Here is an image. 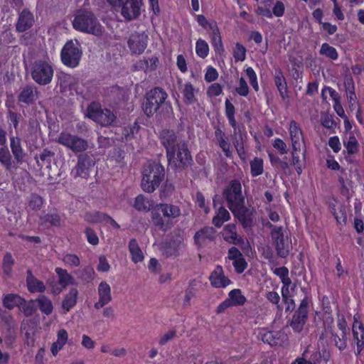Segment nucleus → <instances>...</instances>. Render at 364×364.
<instances>
[{
	"instance_id": "1",
	"label": "nucleus",
	"mask_w": 364,
	"mask_h": 364,
	"mask_svg": "<svg viewBox=\"0 0 364 364\" xmlns=\"http://www.w3.org/2000/svg\"><path fill=\"white\" fill-rule=\"evenodd\" d=\"M161 142L166 150L169 166L174 168L183 167L191 161L186 144L171 130H164L160 134Z\"/></svg>"
},
{
	"instance_id": "2",
	"label": "nucleus",
	"mask_w": 364,
	"mask_h": 364,
	"mask_svg": "<svg viewBox=\"0 0 364 364\" xmlns=\"http://www.w3.org/2000/svg\"><path fill=\"white\" fill-rule=\"evenodd\" d=\"M181 214L178 205L171 203H159L151 211V221L159 229L166 231L173 225V220Z\"/></svg>"
},
{
	"instance_id": "3",
	"label": "nucleus",
	"mask_w": 364,
	"mask_h": 364,
	"mask_svg": "<svg viewBox=\"0 0 364 364\" xmlns=\"http://www.w3.org/2000/svg\"><path fill=\"white\" fill-rule=\"evenodd\" d=\"M164 176L162 166L156 163H149L142 173L141 188L147 193H152L159 186Z\"/></svg>"
},
{
	"instance_id": "4",
	"label": "nucleus",
	"mask_w": 364,
	"mask_h": 364,
	"mask_svg": "<svg viewBox=\"0 0 364 364\" xmlns=\"http://www.w3.org/2000/svg\"><path fill=\"white\" fill-rule=\"evenodd\" d=\"M73 25L75 29L83 33L97 36L102 33V26L95 16L89 11L78 12L73 20Z\"/></svg>"
},
{
	"instance_id": "5",
	"label": "nucleus",
	"mask_w": 364,
	"mask_h": 364,
	"mask_svg": "<svg viewBox=\"0 0 364 364\" xmlns=\"http://www.w3.org/2000/svg\"><path fill=\"white\" fill-rule=\"evenodd\" d=\"M82 55V50L78 41H68L60 52L61 61L64 65L75 68L78 66Z\"/></svg>"
},
{
	"instance_id": "6",
	"label": "nucleus",
	"mask_w": 364,
	"mask_h": 364,
	"mask_svg": "<svg viewBox=\"0 0 364 364\" xmlns=\"http://www.w3.org/2000/svg\"><path fill=\"white\" fill-rule=\"evenodd\" d=\"M267 225L272 229L271 237L277 255L282 258L287 257L292 248L291 240L287 236H284L282 227L274 226L269 222Z\"/></svg>"
},
{
	"instance_id": "7",
	"label": "nucleus",
	"mask_w": 364,
	"mask_h": 364,
	"mask_svg": "<svg viewBox=\"0 0 364 364\" xmlns=\"http://www.w3.org/2000/svg\"><path fill=\"white\" fill-rule=\"evenodd\" d=\"M53 73L51 63L46 60H36L31 70L33 80L41 85L49 84L52 81Z\"/></svg>"
},
{
	"instance_id": "8",
	"label": "nucleus",
	"mask_w": 364,
	"mask_h": 364,
	"mask_svg": "<svg viewBox=\"0 0 364 364\" xmlns=\"http://www.w3.org/2000/svg\"><path fill=\"white\" fill-rule=\"evenodd\" d=\"M86 117L102 126L110 125L116 118L110 110L102 109L100 104L95 102H92L88 105Z\"/></svg>"
},
{
	"instance_id": "9",
	"label": "nucleus",
	"mask_w": 364,
	"mask_h": 364,
	"mask_svg": "<svg viewBox=\"0 0 364 364\" xmlns=\"http://www.w3.org/2000/svg\"><path fill=\"white\" fill-rule=\"evenodd\" d=\"M167 97L166 92L159 87L151 90L146 97L143 104V110L147 116L153 115L165 102Z\"/></svg>"
},
{
	"instance_id": "10",
	"label": "nucleus",
	"mask_w": 364,
	"mask_h": 364,
	"mask_svg": "<svg viewBox=\"0 0 364 364\" xmlns=\"http://www.w3.org/2000/svg\"><path fill=\"white\" fill-rule=\"evenodd\" d=\"M229 210L245 230L252 229L254 219L252 209L245 207V203H240L230 205Z\"/></svg>"
},
{
	"instance_id": "11",
	"label": "nucleus",
	"mask_w": 364,
	"mask_h": 364,
	"mask_svg": "<svg viewBox=\"0 0 364 364\" xmlns=\"http://www.w3.org/2000/svg\"><path fill=\"white\" fill-rule=\"evenodd\" d=\"M56 141L74 152L83 151L87 148V142L85 139L68 132H62L56 139Z\"/></svg>"
},
{
	"instance_id": "12",
	"label": "nucleus",
	"mask_w": 364,
	"mask_h": 364,
	"mask_svg": "<svg viewBox=\"0 0 364 364\" xmlns=\"http://www.w3.org/2000/svg\"><path fill=\"white\" fill-rule=\"evenodd\" d=\"M55 273L58 276V283L51 281H48L47 282L48 286L50 287L51 292L53 294H59L63 289H65L67 287L75 284V279L66 269L56 267Z\"/></svg>"
},
{
	"instance_id": "13",
	"label": "nucleus",
	"mask_w": 364,
	"mask_h": 364,
	"mask_svg": "<svg viewBox=\"0 0 364 364\" xmlns=\"http://www.w3.org/2000/svg\"><path fill=\"white\" fill-rule=\"evenodd\" d=\"M223 200L228 201V187L225 184L222 188V195L216 194L213 198V205L215 208H218V210L213 223L217 228H220L228 220L227 211L223 206Z\"/></svg>"
},
{
	"instance_id": "14",
	"label": "nucleus",
	"mask_w": 364,
	"mask_h": 364,
	"mask_svg": "<svg viewBox=\"0 0 364 364\" xmlns=\"http://www.w3.org/2000/svg\"><path fill=\"white\" fill-rule=\"evenodd\" d=\"M308 308L309 303L307 298H304L301 300L298 309L294 312L292 316L290 326L296 333H300L303 330L307 321Z\"/></svg>"
},
{
	"instance_id": "15",
	"label": "nucleus",
	"mask_w": 364,
	"mask_h": 364,
	"mask_svg": "<svg viewBox=\"0 0 364 364\" xmlns=\"http://www.w3.org/2000/svg\"><path fill=\"white\" fill-rule=\"evenodd\" d=\"M149 36L145 32L132 34L128 41V46L133 54L142 53L147 46Z\"/></svg>"
},
{
	"instance_id": "16",
	"label": "nucleus",
	"mask_w": 364,
	"mask_h": 364,
	"mask_svg": "<svg viewBox=\"0 0 364 364\" xmlns=\"http://www.w3.org/2000/svg\"><path fill=\"white\" fill-rule=\"evenodd\" d=\"M142 0H126L119 7L122 16L127 20L136 18L141 13Z\"/></svg>"
},
{
	"instance_id": "17",
	"label": "nucleus",
	"mask_w": 364,
	"mask_h": 364,
	"mask_svg": "<svg viewBox=\"0 0 364 364\" xmlns=\"http://www.w3.org/2000/svg\"><path fill=\"white\" fill-rule=\"evenodd\" d=\"M98 301L95 304L94 306L96 309H100L109 304L112 299L111 287L106 282L100 283L97 288Z\"/></svg>"
},
{
	"instance_id": "18",
	"label": "nucleus",
	"mask_w": 364,
	"mask_h": 364,
	"mask_svg": "<svg viewBox=\"0 0 364 364\" xmlns=\"http://www.w3.org/2000/svg\"><path fill=\"white\" fill-rule=\"evenodd\" d=\"M240 203H245L241 183L238 180H232L229 183V206Z\"/></svg>"
},
{
	"instance_id": "19",
	"label": "nucleus",
	"mask_w": 364,
	"mask_h": 364,
	"mask_svg": "<svg viewBox=\"0 0 364 364\" xmlns=\"http://www.w3.org/2000/svg\"><path fill=\"white\" fill-rule=\"evenodd\" d=\"M289 133L292 149L301 150V144L304 143L303 133L298 124L294 120L290 122Z\"/></svg>"
},
{
	"instance_id": "20",
	"label": "nucleus",
	"mask_w": 364,
	"mask_h": 364,
	"mask_svg": "<svg viewBox=\"0 0 364 364\" xmlns=\"http://www.w3.org/2000/svg\"><path fill=\"white\" fill-rule=\"evenodd\" d=\"M68 341V333L64 328H60L56 333V341L50 347V351L53 356H56L60 350L66 345Z\"/></svg>"
},
{
	"instance_id": "21",
	"label": "nucleus",
	"mask_w": 364,
	"mask_h": 364,
	"mask_svg": "<svg viewBox=\"0 0 364 364\" xmlns=\"http://www.w3.org/2000/svg\"><path fill=\"white\" fill-rule=\"evenodd\" d=\"M93 165L92 160L87 156H80L76 166L75 173L73 172L74 176L87 178L89 175V169Z\"/></svg>"
},
{
	"instance_id": "22",
	"label": "nucleus",
	"mask_w": 364,
	"mask_h": 364,
	"mask_svg": "<svg viewBox=\"0 0 364 364\" xmlns=\"http://www.w3.org/2000/svg\"><path fill=\"white\" fill-rule=\"evenodd\" d=\"M353 339L356 342L358 354L364 348V327L360 321H354L353 325Z\"/></svg>"
},
{
	"instance_id": "23",
	"label": "nucleus",
	"mask_w": 364,
	"mask_h": 364,
	"mask_svg": "<svg viewBox=\"0 0 364 364\" xmlns=\"http://www.w3.org/2000/svg\"><path fill=\"white\" fill-rule=\"evenodd\" d=\"M215 231L213 228L205 227L198 231L194 236V240L197 245L202 246L207 242L213 239Z\"/></svg>"
},
{
	"instance_id": "24",
	"label": "nucleus",
	"mask_w": 364,
	"mask_h": 364,
	"mask_svg": "<svg viewBox=\"0 0 364 364\" xmlns=\"http://www.w3.org/2000/svg\"><path fill=\"white\" fill-rule=\"evenodd\" d=\"M33 22L32 14L27 10H23L19 15L16 29L20 32L25 31L33 26Z\"/></svg>"
},
{
	"instance_id": "25",
	"label": "nucleus",
	"mask_w": 364,
	"mask_h": 364,
	"mask_svg": "<svg viewBox=\"0 0 364 364\" xmlns=\"http://www.w3.org/2000/svg\"><path fill=\"white\" fill-rule=\"evenodd\" d=\"M211 285L215 288L226 287V279L222 267L218 266L210 275Z\"/></svg>"
},
{
	"instance_id": "26",
	"label": "nucleus",
	"mask_w": 364,
	"mask_h": 364,
	"mask_svg": "<svg viewBox=\"0 0 364 364\" xmlns=\"http://www.w3.org/2000/svg\"><path fill=\"white\" fill-rule=\"evenodd\" d=\"M274 83L279 92L282 98L284 100L289 97L286 79L284 76L282 71L280 69H277L275 71Z\"/></svg>"
},
{
	"instance_id": "27",
	"label": "nucleus",
	"mask_w": 364,
	"mask_h": 364,
	"mask_svg": "<svg viewBox=\"0 0 364 364\" xmlns=\"http://www.w3.org/2000/svg\"><path fill=\"white\" fill-rule=\"evenodd\" d=\"M77 296L78 290L76 288H71L69 292L65 296L62 302V309L64 311V314L68 312L75 306Z\"/></svg>"
},
{
	"instance_id": "28",
	"label": "nucleus",
	"mask_w": 364,
	"mask_h": 364,
	"mask_svg": "<svg viewBox=\"0 0 364 364\" xmlns=\"http://www.w3.org/2000/svg\"><path fill=\"white\" fill-rule=\"evenodd\" d=\"M261 340L271 346L280 345L284 333L281 331H266L260 333Z\"/></svg>"
},
{
	"instance_id": "29",
	"label": "nucleus",
	"mask_w": 364,
	"mask_h": 364,
	"mask_svg": "<svg viewBox=\"0 0 364 364\" xmlns=\"http://www.w3.org/2000/svg\"><path fill=\"white\" fill-rule=\"evenodd\" d=\"M329 208L331 213L335 217L337 223L341 225H344L347 221V214L345 207L341 204H333L331 203Z\"/></svg>"
},
{
	"instance_id": "30",
	"label": "nucleus",
	"mask_w": 364,
	"mask_h": 364,
	"mask_svg": "<svg viewBox=\"0 0 364 364\" xmlns=\"http://www.w3.org/2000/svg\"><path fill=\"white\" fill-rule=\"evenodd\" d=\"M26 283L28 289L30 292L42 293L46 290V286L44 285L43 282L34 277L31 271L28 272Z\"/></svg>"
},
{
	"instance_id": "31",
	"label": "nucleus",
	"mask_w": 364,
	"mask_h": 364,
	"mask_svg": "<svg viewBox=\"0 0 364 364\" xmlns=\"http://www.w3.org/2000/svg\"><path fill=\"white\" fill-rule=\"evenodd\" d=\"M129 251L134 263L142 262L144 259V253L135 239H132L129 242Z\"/></svg>"
},
{
	"instance_id": "32",
	"label": "nucleus",
	"mask_w": 364,
	"mask_h": 364,
	"mask_svg": "<svg viewBox=\"0 0 364 364\" xmlns=\"http://www.w3.org/2000/svg\"><path fill=\"white\" fill-rule=\"evenodd\" d=\"M25 301L18 295L15 294H9L4 296L3 299V305L8 309H13L16 306H21Z\"/></svg>"
},
{
	"instance_id": "33",
	"label": "nucleus",
	"mask_w": 364,
	"mask_h": 364,
	"mask_svg": "<svg viewBox=\"0 0 364 364\" xmlns=\"http://www.w3.org/2000/svg\"><path fill=\"white\" fill-rule=\"evenodd\" d=\"M247 301L246 297L239 289H235L229 291V306H243Z\"/></svg>"
},
{
	"instance_id": "34",
	"label": "nucleus",
	"mask_w": 364,
	"mask_h": 364,
	"mask_svg": "<svg viewBox=\"0 0 364 364\" xmlns=\"http://www.w3.org/2000/svg\"><path fill=\"white\" fill-rule=\"evenodd\" d=\"M40 311L46 316L50 315L53 310L51 300L45 295H41L36 300Z\"/></svg>"
},
{
	"instance_id": "35",
	"label": "nucleus",
	"mask_w": 364,
	"mask_h": 364,
	"mask_svg": "<svg viewBox=\"0 0 364 364\" xmlns=\"http://www.w3.org/2000/svg\"><path fill=\"white\" fill-rule=\"evenodd\" d=\"M38 97V92L36 87L28 86L25 87L20 93L18 99L19 101L28 104Z\"/></svg>"
},
{
	"instance_id": "36",
	"label": "nucleus",
	"mask_w": 364,
	"mask_h": 364,
	"mask_svg": "<svg viewBox=\"0 0 364 364\" xmlns=\"http://www.w3.org/2000/svg\"><path fill=\"white\" fill-rule=\"evenodd\" d=\"M269 158L272 166L277 168H280L286 175L291 173L289 164L287 161H282L279 156L272 153H269Z\"/></svg>"
},
{
	"instance_id": "37",
	"label": "nucleus",
	"mask_w": 364,
	"mask_h": 364,
	"mask_svg": "<svg viewBox=\"0 0 364 364\" xmlns=\"http://www.w3.org/2000/svg\"><path fill=\"white\" fill-rule=\"evenodd\" d=\"M10 146L15 159L17 161H21L24 156V153L21 147L20 139L14 136L11 137Z\"/></svg>"
},
{
	"instance_id": "38",
	"label": "nucleus",
	"mask_w": 364,
	"mask_h": 364,
	"mask_svg": "<svg viewBox=\"0 0 364 364\" xmlns=\"http://www.w3.org/2000/svg\"><path fill=\"white\" fill-rule=\"evenodd\" d=\"M134 208L139 211L147 212L152 209V202L142 195L138 196L134 202Z\"/></svg>"
},
{
	"instance_id": "39",
	"label": "nucleus",
	"mask_w": 364,
	"mask_h": 364,
	"mask_svg": "<svg viewBox=\"0 0 364 364\" xmlns=\"http://www.w3.org/2000/svg\"><path fill=\"white\" fill-rule=\"evenodd\" d=\"M229 243H232L242 248L245 244L244 238L237 234L235 224L229 225Z\"/></svg>"
},
{
	"instance_id": "40",
	"label": "nucleus",
	"mask_w": 364,
	"mask_h": 364,
	"mask_svg": "<svg viewBox=\"0 0 364 364\" xmlns=\"http://www.w3.org/2000/svg\"><path fill=\"white\" fill-rule=\"evenodd\" d=\"M348 333H339L336 332L331 331V336L333 338V341L335 343V346L340 350H343L347 347V341H348Z\"/></svg>"
},
{
	"instance_id": "41",
	"label": "nucleus",
	"mask_w": 364,
	"mask_h": 364,
	"mask_svg": "<svg viewBox=\"0 0 364 364\" xmlns=\"http://www.w3.org/2000/svg\"><path fill=\"white\" fill-rule=\"evenodd\" d=\"M210 36L211 43L215 50L217 53H220L221 51H223V46L222 43L221 36L218 26L215 28V30L213 29L210 31Z\"/></svg>"
},
{
	"instance_id": "42",
	"label": "nucleus",
	"mask_w": 364,
	"mask_h": 364,
	"mask_svg": "<svg viewBox=\"0 0 364 364\" xmlns=\"http://www.w3.org/2000/svg\"><path fill=\"white\" fill-rule=\"evenodd\" d=\"M196 53L201 58H206L209 53L208 43L203 39H198L196 43Z\"/></svg>"
},
{
	"instance_id": "43",
	"label": "nucleus",
	"mask_w": 364,
	"mask_h": 364,
	"mask_svg": "<svg viewBox=\"0 0 364 364\" xmlns=\"http://www.w3.org/2000/svg\"><path fill=\"white\" fill-rule=\"evenodd\" d=\"M320 54L321 55L326 56L331 60H336L338 58V53L335 48L331 46L328 43H324L322 44Z\"/></svg>"
},
{
	"instance_id": "44",
	"label": "nucleus",
	"mask_w": 364,
	"mask_h": 364,
	"mask_svg": "<svg viewBox=\"0 0 364 364\" xmlns=\"http://www.w3.org/2000/svg\"><path fill=\"white\" fill-rule=\"evenodd\" d=\"M198 23L205 30L210 32L218 26L215 21H208L205 16L199 14L195 16Z\"/></svg>"
},
{
	"instance_id": "45",
	"label": "nucleus",
	"mask_w": 364,
	"mask_h": 364,
	"mask_svg": "<svg viewBox=\"0 0 364 364\" xmlns=\"http://www.w3.org/2000/svg\"><path fill=\"white\" fill-rule=\"evenodd\" d=\"M14 264V260L10 253H6L3 259L2 268L4 273L7 277H11L12 274V267Z\"/></svg>"
},
{
	"instance_id": "46",
	"label": "nucleus",
	"mask_w": 364,
	"mask_h": 364,
	"mask_svg": "<svg viewBox=\"0 0 364 364\" xmlns=\"http://www.w3.org/2000/svg\"><path fill=\"white\" fill-rule=\"evenodd\" d=\"M343 144L347 149V152L348 154L351 155L358 152V143L355 136H350L347 141L343 139Z\"/></svg>"
},
{
	"instance_id": "47",
	"label": "nucleus",
	"mask_w": 364,
	"mask_h": 364,
	"mask_svg": "<svg viewBox=\"0 0 364 364\" xmlns=\"http://www.w3.org/2000/svg\"><path fill=\"white\" fill-rule=\"evenodd\" d=\"M251 173L252 176H257L263 173V160L255 157L250 162Z\"/></svg>"
},
{
	"instance_id": "48",
	"label": "nucleus",
	"mask_w": 364,
	"mask_h": 364,
	"mask_svg": "<svg viewBox=\"0 0 364 364\" xmlns=\"http://www.w3.org/2000/svg\"><path fill=\"white\" fill-rule=\"evenodd\" d=\"M59 85L61 88L71 90V85L75 82V78L68 74L60 73L58 75Z\"/></svg>"
},
{
	"instance_id": "49",
	"label": "nucleus",
	"mask_w": 364,
	"mask_h": 364,
	"mask_svg": "<svg viewBox=\"0 0 364 364\" xmlns=\"http://www.w3.org/2000/svg\"><path fill=\"white\" fill-rule=\"evenodd\" d=\"M0 163L4 165L6 169H10L11 166V156L8 149L0 148Z\"/></svg>"
},
{
	"instance_id": "50",
	"label": "nucleus",
	"mask_w": 364,
	"mask_h": 364,
	"mask_svg": "<svg viewBox=\"0 0 364 364\" xmlns=\"http://www.w3.org/2000/svg\"><path fill=\"white\" fill-rule=\"evenodd\" d=\"M215 138L219 146L224 151L225 155L228 156V144L225 141V134L224 132H222V131L220 129H217L215 130Z\"/></svg>"
},
{
	"instance_id": "51",
	"label": "nucleus",
	"mask_w": 364,
	"mask_h": 364,
	"mask_svg": "<svg viewBox=\"0 0 364 364\" xmlns=\"http://www.w3.org/2000/svg\"><path fill=\"white\" fill-rule=\"evenodd\" d=\"M105 217V213L92 211L87 213L85 215V220L89 223H102L103 222V218Z\"/></svg>"
},
{
	"instance_id": "52",
	"label": "nucleus",
	"mask_w": 364,
	"mask_h": 364,
	"mask_svg": "<svg viewBox=\"0 0 364 364\" xmlns=\"http://www.w3.org/2000/svg\"><path fill=\"white\" fill-rule=\"evenodd\" d=\"M232 260L235 271L237 274H242L247 267V263L244 257L233 259Z\"/></svg>"
},
{
	"instance_id": "53",
	"label": "nucleus",
	"mask_w": 364,
	"mask_h": 364,
	"mask_svg": "<svg viewBox=\"0 0 364 364\" xmlns=\"http://www.w3.org/2000/svg\"><path fill=\"white\" fill-rule=\"evenodd\" d=\"M43 223H49L51 225L58 226L60 224V218L58 213H50L41 218Z\"/></svg>"
},
{
	"instance_id": "54",
	"label": "nucleus",
	"mask_w": 364,
	"mask_h": 364,
	"mask_svg": "<svg viewBox=\"0 0 364 364\" xmlns=\"http://www.w3.org/2000/svg\"><path fill=\"white\" fill-rule=\"evenodd\" d=\"M139 126L135 123L132 127H125L121 129L122 135L120 137L121 140H129L134 136V132L137 131Z\"/></svg>"
},
{
	"instance_id": "55",
	"label": "nucleus",
	"mask_w": 364,
	"mask_h": 364,
	"mask_svg": "<svg viewBox=\"0 0 364 364\" xmlns=\"http://www.w3.org/2000/svg\"><path fill=\"white\" fill-rule=\"evenodd\" d=\"M43 205V199L38 195H31L28 200V208L36 210L41 208Z\"/></svg>"
},
{
	"instance_id": "56",
	"label": "nucleus",
	"mask_w": 364,
	"mask_h": 364,
	"mask_svg": "<svg viewBox=\"0 0 364 364\" xmlns=\"http://www.w3.org/2000/svg\"><path fill=\"white\" fill-rule=\"evenodd\" d=\"M246 48L240 43H237L233 50V56L236 61H243L245 59Z\"/></svg>"
},
{
	"instance_id": "57",
	"label": "nucleus",
	"mask_w": 364,
	"mask_h": 364,
	"mask_svg": "<svg viewBox=\"0 0 364 364\" xmlns=\"http://www.w3.org/2000/svg\"><path fill=\"white\" fill-rule=\"evenodd\" d=\"M301 150H294L292 149L291 155V164L295 166L296 173L298 175H301L302 173V162L299 159V156L297 155V151H300Z\"/></svg>"
},
{
	"instance_id": "58",
	"label": "nucleus",
	"mask_w": 364,
	"mask_h": 364,
	"mask_svg": "<svg viewBox=\"0 0 364 364\" xmlns=\"http://www.w3.org/2000/svg\"><path fill=\"white\" fill-rule=\"evenodd\" d=\"M245 72L246 75L249 77L250 85L252 86L255 91H258L259 85L257 83V75L255 72L251 67L247 68Z\"/></svg>"
},
{
	"instance_id": "59",
	"label": "nucleus",
	"mask_w": 364,
	"mask_h": 364,
	"mask_svg": "<svg viewBox=\"0 0 364 364\" xmlns=\"http://www.w3.org/2000/svg\"><path fill=\"white\" fill-rule=\"evenodd\" d=\"M237 94L240 96L246 97L249 94V87L244 77H241L239 80V87L235 89Z\"/></svg>"
},
{
	"instance_id": "60",
	"label": "nucleus",
	"mask_w": 364,
	"mask_h": 364,
	"mask_svg": "<svg viewBox=\"0 0 364 364\" xmlns=\"http://www.w3.org/2000/svg\"><path fill=\"white\" fill-rule=\"evenodd\" d=\"M65 264L70 267H77L80 264V259L75 255L68 254L63 257Z\"/></svg>"
},
{
	"instance_id": "61",
	"label": "nucleus",
	"mask_w": 364,
	"mask_h": 364,
	"mask_svg": "<svg viewBox=\"0 0 364 364\" xmlns=\"http://www.w3.org/2000/svg\"><path fill=\"white\" fill-rule=\"evenodd\" d=\"M218 77V71L215 68L212 66H208L206 68V71L205 73V80L206 82H210L215 80Z\"/></svg>"
},
{
	"instance_id": "62",
	"label": "nucleus",
	"mask_w": 364,
	"mask_h": 364,
	"mask_svg": "<svg viewBox=\"0 0 364 364\" xmlns=\"http://www.w3.org/2000/svg\"><path fill=\"white\" fill-rule=\"evenodd\" d=\"M110 265L108 262L107 259L105 256L101 255L99 257V264L97 267V269L99 272H107L109 270Z\"/></svg>"
},
{
	"instance_id": "63",
	"label": "nucleus",
	"mask_w": 364,
	"mask_h": 364,
	"mask_svg": "<svg viewBox=\"0 0 364 364\" xmlns=\"http://www.w3.org/2000/svg\"><path fill=\"white\" fill-rule=\"evenodd\" d=\"M85 235L87 237V242L90 244L92 245H96L99 243V238L95 232L92 229L90 228H87L85 230Z\"/></svg>"
},
{
	"instance_id": "64",
	"label": "nucleus",
	"mask_w": 364,
	"mask_h": 364,
	"mask_svg": "<svg viewBox=\"0 0 364 364\" xmlns=\"http://www.w3.org/2000/svg\"><path fill=\"white\" fill-rule=\"evenodd\" d=\"M223 89L220 84L213 83L208 89L207 93L210 97H216L222 93Z\"/></svg>"
}]
</instances>
